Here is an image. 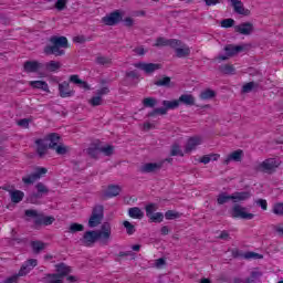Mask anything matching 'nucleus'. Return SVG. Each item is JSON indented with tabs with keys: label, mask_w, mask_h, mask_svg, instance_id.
Returning <instances> with one entry per match:
<instances>
[{
	"label": "nucleus",
	"mask_w": 283,
	"mask_h": 283,
	"mask_svg": "<svg viewBox=\"0 0 283 283\" xmlns=\"http://www.w3.org/2000/svg\"><path fill=\"white\" fill-rule=\"evenodd\" d=\"M41 67H43V64L38 61H27L23 64V70L27 74H36Z\"/></svg>",
	"instance_id": "nucleus-17"
},
{
	"label": "nucleus",
	"mask_w": 283,
	"mask_h": 283,
	"mask_svg": "<svg viewBox=\"0 0 283 283\" xmlns=\"http://www.w3.org/2000/svg\"><path fill=\"white\" fill-rule=\"evenodd\" d=\"M109 94V88L107 86L102 87L101 90H97L96 95L101 96L103 98V96Z\"/></svg>",
	"instance_id": "nucleus-57"
},
{
	"label": "nucleus",
	"mask_w": 283,
	"mask_h": 283,
	"mask_svg": "<svg viewBox=\"0 0 283 283\" xmlns=\"http://www.w3.org/2000/svg\"><path fill=\"white\" fill-rule=\"evenodd\" d=\"M86 154L91 157V158H98V155L101 154V147L97 144H93L91 145L87 149H86Z\"/></svg>",
	"instance_id": "nucleus-34"
},
{
	"label": "nucleus",
	"mask_w": 283,
	"mask_h": 283,
	"mask_svg": "<svg viewBox=\"0 0 283 283\" xmlns=\"http://www.w3.org/2000/svg\"><path fill=\"white\" fill-rule=\"evenodd\" d=\"M170 156H181V157L185 156V154L180 149V145L174 144L171 146Z\"/></svg>",
	"instance_id": "nucleus-44"
},
{
	"label": "nucleus",
	"mask_w": 283,
	"mask_h": 283,
	"mask_svg": "<svg viewBox=\"0 0 283 283\" xmlns=\"http://www.w3.org/2000/svg\"><path fill=\"white\" fill-rule=\"evenodd\" d=\"M126 78H132V81H136L140 78V74H138V71H127L125 73Z\"/></svg>",
	"instance_id": "nucleus-47"
},
{
	"label": "nucleus",
	"mask_w": 283,
	"mask_h": 283,
	"mask_svg": "<svg viewBox=\"0 0 283 283\" xmlns=\"http://www.w3.org/2000/svg\"><path fill=\"white\" fill-rule=\"evenodd\" d=\"M29 85L34 90H42L43 92H50V86L45 81H31Z\"/></svg>",
	"instance_id": "nucleus-29"
},
{
	"label": "nucleus",
	"mask_w": 283,
	"mask_h": 283,
	"mask_svg": "<svg viewBox=\"0 0 283 283\" xmlns=\"http://www.w3.org/2000/svg\"><path fill=\"white\" fill-rule=\"evenodd\" d=\"M19 277H21L19 274L12 275L3 281V283H17L19 282Z\"/></svg>",
	"instance_id": "nucleus-59"
},
{
	"label": "nucleus",
	"mask_w": 283,
	"mask_h": 283,
	"mask_svg": "<svg viewBox=\"0 0 283 283\" xmlns=\"http://www.w3.org/2000/svg\"><path fill=\"white\" fill-rule=\"evenodd\" d=\"M157 87H165L166 90H171L176 87V83L171 81V77L167 75H161L157 81L154 82Z\"/></svg>",
	"instance_id": "nucleus-16"
},
{
	"label": "nucleus",
	"mask_w": 283,
	"mask_h": 283,
	"mask_svg": "<svg viewBox=\"0 0 283 283\" xmlns=\"http://www.w3.org/2000/svg\"><path fill=\"white\" fill-rule=\"evenodd\" d=\"M199 98L201 101H211V98H216V91L207 88L200 93Z\"/></svg>",
	"instance_id": "nucleus-35"
},
{
	"label": "nucleus",
	"mask_w": 283,
	"mask_h": 283,
	"mask_svg": "<svg viewBox=\"0 0 283 283\" xmlns=\"http://www.w3.org/2000/svg\"><path fill=\"white\" fill-rule=\"evenodd\" d=\"M231 2L232 7L234 8V12L237 14H241L242 17H249L251 14V10L245 9L240 0H228Z\"/></svg>",
	"instance_id": "nucleus-18"
},
{
	"label": "nucleus",
	"mask_w": 283,
	"mask_h": 283,
	"mask_svg": "<svg viewBox=\"0 0 283 283\" xmlns=\"http://www.w3.org/2000/svg\"><path fill=\"white\" fill-rule=\"evenodd\" d=\"M242 156H244V151H242L241 149L234 150L224 159L223 164L229 165L231 160H233L234 163H241Z\"/></svg>",
	"instance_id": "nucleus-21"
},
{
	"label": "nucleus",
	"mask_w": 283,
	"mask_h": 283,
	"mask_svg": "<svg viewBox=\"0 0 283 283\" xmlns=\"http://www.w3.org/2000/svg\"><path fill=\"white\" fill-rule=\"evenodd\" d=\"M235 32H239V34H243L244 36H249L251 34H253V23L251 22H242L239 25L234 27Z\"/></svg>",
	"instance_id": "nucleus-15"
},
{
	"label": "nucleus",
	"mask_w": 283,
	"mask_h": 283,
	"mask_svg": "<svg viewBox=\"0 0 283 283\" xmlns=\"http://www.w3.org/2000/svg\"><path fill=\"white\" fill-rule=\"evenodd\" d=\"M30 271H32V268H29V266L27 265V263H24V264L21 266V269H20L18 275H19L20 277H23V275H25V274L29 273Z\"/></svg>",
	"instance_id": "nucleus-52"
},
{
	"label": "nucleus",
	"mask_w": 283,
	"mask_h": 283,
	"mask_svg": "<svg viewBox=\"0 0 283 283\" xmlns=\"http://www.w3.org/2000/svg\"><path fill=\"white\" fill-rule=\"evenodd\" d=\"M10 198L11 202H13L14 205H19V202H21L23 198H25V193L21 190H13L10 191Z\"/></svg>",
	"instance_id": "nucleus-31"
},
{
	"label": "nucleus",
	"mask_w": 283,
	"mask_h": 283,
	"mask_svg": "<svg viewBox=\"0 0 283 283\" xmlns=\"http://www.w3.org/2000/svg\"><path fill=\"white\" fill-rule=\"evenodd\" d=\"M163 165H165V161L147 163L139 168V171L142 174H158L163 169Z\"/></svg>",
	"instance_id": "nucleus-13"
},
{
	"label": "nucleus",
	"mask_w": 283,
	"mask_h": 283,
	"mask_svg": "<svg viewBox=\"0 0 283 283\" xmlns=\"http://www.w3.org/2000/svg\"><path fill=\"white\" fill-rule=\"evenodd\" d=\"M98 240H101L98 232H96V230H88L83 234V238L80 239V242L84 247H94Z\"/></svg>",
	"instance_id": "nucleus-11"
},
{
	"label": "nucleus",
	"mask_w": 283,
	"mask_h": 283,
	"mask_svg": "<svg viewBox=\"0 0 283 283\" xmlns=\"http://www.w3.org/2000/svg\"><path fill=\"white\" fill-rule=\"evenodd\" d=\"M135 67H138L139 70H143L146 72V74H154L156 70H160L161 65L156 63H137L135 64Z\"/></svg>",
	"instance_id": "nucleus-19"
},
{
	"label": "nucleus",
	"mask_w": 283,
	"mask_h": 283,
	"mask_svg": "<svg viewBox=\"0 0 283 283\" xmlns=\"http://www.w3.org/2000/svg\"><path fill=\"white\" fill-rule=\"evenodd\" d=\"M24 216L27 218H32L34 219V224L35 227H41L44 224V227H50V224H52L54 222V217H45L41 213H39V211L34 210V209H28L24 211Z\"/></svg>",
	"instance_id": "nucleus-4"
},
{
	"label": "nucleus",
	"mask_w": 283,
	"mask_h": 283,
	"mask_svg": "<svg viewBox=\"0 0 283 283\" xmlns=\"http://www.w3.org/2000/svg\"><path fill=\"white\" fill-rule=\"evenodd\" d=\"M161 105H164V107H160V108L164 109L165 115H167V112H169V109H178L180 107V101H178V99H175V101L164 99L161 102Z\"/></svg>",
	"instance_id": "nucleus-22"
},
{
	"label": "nucleus",
	"mask_w": 283,
	"mask_h": 283,
	"mask_svg": "<svg viewBox=\"0 0 283 283\" xmlns=\"http://www.w3.org/2000/svg\"><path fill=\"white\" fill-rule=\"evenodd\" d=\"M124 22V25L126 28H132L134 25V20L132 18H125L124 20H122Z\"/></svg>",
	"instance_id": "nucleus-61"
},
{
	"label": "nucleus",
	"mask_w": 283,
	"mask_h": 283,
	"mask_svg": "<svg viewBox=\"0 0 283 283\" xmlns=\"http://www.w3.org/2000/svg\"><path fill=\"white\" fill-rule=\"evenodd\" d=\"M120 21H123V13H120L118 10H115L106 17L102 18L104 25H118Z\"/></svg>",
	"instance_id": "nucleus-12"
},
{
	"label": "nucleus",
	"mask_w": 283,
	"mask_h": 283,
	"mask_svg": "<svg viewBox=\"0 0 283 283\" xmlns=\"http://www.w3.org/2000/svg\"><path fill=\"white\" fill-rule=\"evenodd\" d=\"M200 145V138L199 137H190L186 144L185 151L186 154H191L196 147Z\"/></svg>",
	"instance_id": "nucleus-25"
},
{
	"label": "nucleus",
	"mask_w": 283,
	"mask_h": 283,
	"mask_svg": "<svg viewBox=\"0 0 283 283\" xmlns=\"http://www.w3.org/2000/svg\"><path fill=\"white\" fill-rule=\"evenodd\" d=\"M244 260H263L264 255L258 253V252H245L243 254Z\"/></svg>",
	"instance_id": "nucleus-37"
},
{
	"label": "nucleus",
	"mask_w": 283,
	"mask_h": 283,
	"mask_svg": "<svg viewBox=\"0 0 283 283\" xmlns=\"http://www.w3.org/2000/svg\"><path fill=\"white\" fill-rule=\"evenodd\" d=\"M253 193L250 190L245 191H234L229 195L227 192H221L217 196V205H227L230 200L233 206L230 211L231 218H239L240 220H253L255 214L248 212L247 207H242V202H247V200H251Z\"/></svg>",
	"instance_id": "nucleus-1"
},
{
	"label": "nucleus",
	"mask_w": 283,
	"mask_h": 283,
	"mask_svg": "<svg viewBox=\"0 0 283 283\" xmlns=\"http://www.w3.org/2000/svg\"><path fill=\"white\" fill-rule=\"evenodd\" d=\"M123 188L118 185H108L107 190L104 192V198H116L120 196Z\"/></svg>",
	"instance_id": "nucleus-20"
},
{
	"label": "nucleus",
	"mask_w": 283,
	"mask_h": 283,
	"mask_svg": "<svg viewBox=\"0 0 283 283\" xmlns=\"http://www.w3.org/2000/svg\"><path fill=\"white\" fill-rule=\"evenodd\" d=\"M78 231H85V226L81 223H71L69 227V233H78Z\"/></svg>",
	"instance_id": "nucleus-38"
},
{
	"label": "nucleus",
	"mask_w": 283,
	"mask_h": 283,
	"mask_svg": "<svg viewBox=\"0 0 283 283\" xmlns=\"http://www.w3.org/2000/svg\"><path fill=\"white\" fill-rule=\"evenodd\" d=\"M95 231L97 235H99V242L107 247L109 244V240H112V224L109 222H104L101 226V229Z\"/></svg>",
	"instance_id": "nucleus-9"
},
{
	"label": "nucleus",
	"mask_w": 283,
	"mask_h": 283,
	"mask_svg": "<svg viewBox=\"0 0 283 283\" xmlns=\"http://www.w3.org/2000/svg\"><path fill=\"white\" fill-rule=\"evenodd\" d=\"M273 213H275V216H283V203L274 205Z\"/></svg>",
	"instance_id": "nucleus-53"
},
{
	"label": "nucleus",
	"mask_w": 283,
	"mask_h": 283,
	"mask_svg": "<svg viewBox=\"0 0 283 283\" xmlns=\"http://www.w3.org/2000/svg\"><path fill=\"white\" fill-rule=\"evenodd\" d=\"M262 272L260 271H252L250 276L245 279V283H256L260 277H262Z\"/></svg>",
	"instance_id": "nucleus-36"
},
{
	"label": "nucleus",
	"mask_w": 283,
	"mask_h": 283,
	"mask_svg": "<svg viewBox=\"0 0 283 283\" xmlns=\"http://www.w3.org/2000/svg\"><path fill=\"white\" fill-rule=\"evenodd\" d=\"M74 43H85L87 39H85V35H77L73 39Z\"/></svg>",
	"instance_id": "nucleus-63"
},
{
	"label": "nucleus",
	"mask_w": 283,
	"mask_h": 283,
	"mask_svg": "<svg viewBox=\"0 0 283 283\" xmlns=\"http://www.w3.org/2000/svg\"><path fill=\"white\" fill-rule=\"evenodd\" d=\"M232 255H233V258H243L244 259V253H242V251H240V250H233Z\"/></svg>",
	"instance_id": "nucleus-64"
},
{
	"label": "nucleus",
	"mask_w": 283,
	"mask_h": 283,
	"mask_svg": "<svg viewBox=\"0 0 283 283\" xmlns=\"http://www.w3.org/2000/svg\"><path fill=\"white\" fill-rule=\"evenodd\" d=\"M277 167V161L274 158L265 159L261 164V168L263 171H273V169H276Z\"/></svg>",
	"instance_id": "nucleus-28"
},
{
	"label": "nucleus",
	"mask_w": 283,
	"mask_h": 283,
	"mask_svg": "<svg viewBox=\"0 0 283 283\" xmlns=\"http://www.w3.org/2000/svg\"><path fill=\"white\" fill-rule=\"evenodd\" d=\"M55 8L59 10V12H63V10L67 8V0H57L55 2Z\"/></svg>",
	"instance_id": "nucleus-48"
},
{
	"label": "nucleus",
	"mask_w": 283,
	"mask_h": 283,
	"mask_svg": "<svg viewBox=\"0 0 283 283\" xmlns=\"http://www.w3.org/2000/svg\"><path fill=\"white\" fill-rule=\"evenodd\" d=\"M95 62L97 65H112V59L106 56H97Z\"/></svg>",
	"instance_id": "nucleus-45"
},
{
	"label": "nucleus",
	"mask_w": 283,
	"mask_h": 283,
	"mask_svg": "<svg viewBox=\"0 0 283 283\" xmlns=\"http://www.w3.org/2000/svg\"><path fill=\"white\" fill-rule=\"evenodd\" d=\"M177 59H187L191 54V49L189 46L182 45V48H177L175 50Z\"/></svg>",
	"instance_id": "nucleus-32"
},
{
	"label": "nucleus",
	"mask_w": 283,
	"mask_h": 283,
	"mask_svg": "<svg viewBox=\"0 0 283 283\" xmlns=\"http://www.w3.org/2000/svg\"><path fill=\"white\" fill-rule=\"evenodd\" d=\"M235 25V20L229 18L221 21V28H233Z\"/></svg>",
	"instance_id": "nucleus-49"
},
{
	"label": "nucleus",
	"mask_w": 283,
	"mask_h": 283,
	"mask_svg": "<svg viewBox=\"0 0 283 283\" xmlns=\"http://www.w3.org/2000/svg\"><path fill=\"white\" fill-rule=\"evenodd\" d=\"M61 62L57 61H50L44 64V69L46 72H59L61 70Z\"/></svg>",
	"instance_id": "nucleus-33"
},
{
	"label": "nucleus",
	"mask_w": 283,
	"mask_h": 283,
	"mask_svg": "<svg viewBox=\"0 0 283 283\" xmlns=\"http://www.w3.org/2000/svg\"><path fill=\"white\" fill-rule=\"evenodd\" d=\"M25 264L30 268V269H34V266H36V264H39V262L36 261V259H29Z\"/></svg>",
	"instance_id": "nucleus-62"
},
{
	"label": "nucleus",
	"mask_w": 283,
	"mask_h": 283,
	"mask_svg": "<svg viewBox=\"0 0 283 283\" xmlns=\"http://www.w3.org/2000/svg\"><path fill=\"white\" fill-rule=\"evenodd\" d=\"M128 216L134 220H143L145 218V212H143L140 208L134 207L128 209Z\"/></svg>",
	"instance_id": "nucleus-27"
},
{
	"label": "nucleus",
	"mask_w": 283,
	"mask_h": 283,
	"mask_svg": "<svg viewBox=\"0 0 283 283\" xmlns=\"http://www.w3.org/2000/svg\"><path fill=\"white\" fill-rule=\"evenodd\" d=\"M165 264H167V261L165 260V258H159L155 262V265L157 269H163Z\"/></svg>",
	"instance_id": "nucleus-58"
},
{
	"label": "nucleus",
	"mask_w": 283,
	"mask_h": 283,
	"mask_svg": "<svg viewBox=\"0 0 283 283\" xmlns=\"http://www.w3.org/2000/svg\"><path fill=\"white\" fill-rule=\"evenodd\" d=\"M144 107H156L158 105V101L154 97H146L143 101Z\"/></svg>",
	"instance_id": "nucleus-40"
},
{
	"label": "nucleus",
	"mask_w": 283,
	"mask_h": 283,
	"mask_svg": "<svg viewBox=\"0 0 283 283\" xmlns=\"http://www.w3.org/2000/svg\"><path fill=\"white\" fill-rule=\"evenodd\" d=\"M74 94H76V92L70 88V82L64 81L59 84V95L61 98H70L74 96Z\"/></svg>",
	"instance_id": "nucleus-14"
},
{
	"label": "nucleus",
	"mask_w": 283,
	"mask_h": 283,
	"mask_svg": "<svg viewBox=\"0 0 283 283\" xmlns=\"http://www.w3.org/2000/svg\"><path fill=\"white\" fill-rule=\"evenodd\" d=\"M35 145L39 158H44L48 149H53L59 156L67 154V146L61 143V136L57 133H51L44 139H36Z\"/></svg>",
	"instance_id": "nucleus-2"
},
{
	"label": "nucleus",
	"mask_w": 283,
	"mask_h": 283,
	"mask_svg": "<svg viewBox=\"0 0 283 283\" xmlns=\"http://www.w3.org/2000/svg\"><path fill=\"white\" fill-rule=\"evenodd\" d=\"M255 203L258 205V207H261V209L263 211H266L268 207H269V203L266 202V199H258L255 201Z\"/></svg>",
	"instance_id": "nucleus-55"
},
{
	"label": "nucleus",
	"mask_w": 283,
	"mask_h": 283,
	"mask_svg": "<svg viewBox=\"0 0 283 283\" xmlns=\"http://www.w3.org/2000/svg\"><path fill=\"white\" fill-rule=\"evenodd\" d=\"M220 72H222V74H235V67H233V65H222L219 67Z\"/></svg>",
	"instance_id": "nucleus-42"
},
{
	"label": "nucleus",
	"mask_w": 283,
	"mask_h": 283,
	"mask_svg": "<svg viewBox=\"0 0 283 283\" xmlns=\"http://www.w3.org/2000/svg\"><path fill=\"white\" fill-rule=\"evenodd\" d=\"M219 240H231V237L229 235V232L227 230L221 231V233L218 235Z\"/></svg>",
	"instance_id": "nucleus-60"
},
{
	"label": "nucleus",
	"mask_w": 283,
	"mask_h": 283,
	"mask_svg": "<svg viewBox=\"0 0 283 283\" xmlns=\"http://www.w3.org/2000/svg\"><path fill=\"white\" fill-rule=\"evenodd\" d=\"M169 40L165 38H157L156 43L154 44L155 48H167Z\"/></svg>",
	"instance_id": "nucleus-46"
},
{
	"label": "nucleus",
	"mask_w": 283,
	"mask_h": 283,
	"mask_svg": "<svg viewBox=\"0 0 283 283\" xmlns=\"http://www.w3.org/2000/svg\"><path fill=\"white\" fill-rule=\"evenodd\" d=\"M35 189L36 192L30 193L27 198V201L31 205H36L41 198L50 193V188L43 182H38L35 185Z\"/></svg>",
	"instance_id": "nucleus-6"
},
{
	"label": "nucleus",
	"mask_w": 283,
	"mask_h": 283,
	"mask_svg": "<svg viewBox=\"0 0 283 283\" xmlns=\"http://www.w3.org/2000/svg\"><path fill=\"white\" fill-rule=\"evenodd\" d=\"M45 174H48V168L38 167V168H35V171L32 172L31 175L22 177V182L24 185H34V182H36V180H40L41 178H43V176H45Z\"/></svg>",
	"instance_id": "nucleus-10"
},
{
	"label": "nucleus",
	"mask_w": 283,
	"mask_h": 283,
	"mask_svg": "<svg viewBox=\"0 0 283 283\" xmlns=\"http://www.w3.org/2000/svg\"><path fill=\"white\" fill-rule=\"evenodd\" d=\"M88 103L92 107H98V105H103V97L96 94V96H93Z\"/></svg>",
	"instance_id": "nucleus-43"
},
{
	"label": "nucleus",
	"mask_w": 283,
	"mask_h": 283,
	"mask_svg": "<svg viewBox=\"0 0 283 283\" xmlns=\"http://www.w3.org/2000/svg\"><path fill=\"white\" fill-rule=\"evenodd\" d=\"M70 83H73L74 85H77V87H81L82 90L88 91L91 90L90 84L87 82L81 80L78 75H71L69 77Z\"/></svg>",
	"instance_id": "nucleus-23"
},
{
	"label": "nucleus",
	"mask_w": 283,
	"mask_h": 283,
	"mask_svg": "<svg viewBox=\"0 0 283 283\" xmlns=\"http://www.w3.org/2000/svg\"><path fill=\"white\" fill-rule=\"evenodd\" d=\"M168 45L176 50L178 48H182V41L176 40V39H170V40H168Z\"/></svg>",
	"instance_id": "nucleus-51"
},
{
	"label": "nucleus",
	"mask_w": 283,
	"mask_h": 283,
	"mask_svg": "<svg viewBox=\"0 0 283 283\" xmlns=\"http://www.w3.org/2000/svg\"><path fill=\"white\" fill-rule=\"evenodd\" d=\"M19 127H23L24 129H28L30 127V119L23 118L18 120Z\"/></svg>",
	"instance_id": "nucleus-56"
},
{
	"label": "nucleus",
	"mask_w": 283,
	"mask_h": 283,
	"mask_svg": "<svg viewBox=\"0 0 283 283\" xmlns=\"http://www.w3.org/2000/svg\"><path fill=\"white\" fill-rule=\"evenodd\" d=\"M157 114H159L160 116H165V109L159 108H155L153 112L148 113V118H151L154 116H156Z\"/></svg>",
	"instance_id": "nucleus-54"
},
{
	"label": "nucleus",
	"mask_w": 283,
	"mask_h": 283,
	"mask_svg": "<svg viewBox=\"0 0 283 283\" xmlns=\"http://www.w3.org/2000/svg\"><path fill=\"white\" fill-rule=\"evenodd\" d=\"M123 227L126 228V233L128 235H134V233H136V227L134 224H132V222L129 221H124L123 222Z\"/></svg>",
	"instance_id": "nucleus-41"
},
{
	"label": "nucleus",
	"mask_w": 283,
	"mask_h": 283,
	"mask_svg": "<svg viewBox=\"0 0 283 283\" xmlns=\"http://www.w3.org/2000/svg\"><path fill=\"white\" fill-rule=\"evenodd\" d=\"M105 218V207L103 205H97L93 208L92 214L88 219V227L90 229H94L103 222V219Z\"/></svg>",
	"instance_id": "nucleus-5"
},
{
	"label": "nucleus",
	"mask_w": 283,
	"mask_h": 283,
	"mask_svg": "<svg viewBox=\"0 0 283 283\" xmlns=\"http://www.w3.org/2000/svg\"><path fill=\"white\" fill-rule=\"evenodd\" d=\"M260 90V84L258 82H249L242 86L243 94H250V92H258Z\"/></svg>",
	"instance_id": "nucleus-30"
},
{
	"label": "nucleus",
	"mask_w": 283,
	"mask_h": 283,
	"mask_svg": "<svg viewBox=\"0 0 283 283\" xmlns=\"http://www.w3.org/2000/svg\"><path fill=\"white\" fill-rule=\"evenodd\" d=\"M182 214L176 210H168L165 213L166 220H178Z\"/></svg>",
	"instance_id": "nucleus-39"
},
{
	"label": "nucleus",
	"mask_w": 283,
	"mask_h": 283,
	"mask_svg": "<svg viewBox=\"0 0 283 283\" xmlns=\"http://www.w3.org/2000/svg\"><path fill=\"white\" fill-rule=\"evenodd\" d=\"M46 248H48V243L43 241H40V240L31 241V249L35 255H39V253H41L42 251H45Z\"/></svg>",
	"instance_id": "nucleus-24"
},
{
	"label": "nucleus",
	"mask_w": 283,
	"mask_h": 283,
	"mask_svg": "<svg viewBox=\"0 0 283 283\" xmlns=\"http://www.w3.org/2000/svg\"><path fill=\"white\" fill-rule=\"evenodd\" d=\"M49 42L52 45H46L44 48V54L48 56L54 55V56H64L65 50L70 48V43L67 42V38L61 35H53L49 39Z\"/></svg>",
	"instance_id": "nucleus-3"
},
{
	"label": "nucleus",
	"mask_w": 283,
	"mask_h": 283,
	"mask_svg": "<svg viewBox=\"0 0 283 283\" xmlns=\"http://www.w3.org/2000/svg\"><path fill=\"white\" fill-rule=\"evenodd\" d=\"M249 48L248 44L244 45H233L228 44L224 46L226 55H219L217 59L218 61H227L230 56H235V54H240V52H244Z\"/></svg>",
	"instance_id": "nucleus-8"
},
{
	"label": "nucleus",
	"mask_w": 283,
	"mask_h": 283,
	"mask_svg": "<svg viewBox=\"0 0 283 283\" xmlns=\"http://www.w3.org/2000/svg\"><path fill=\"white\" fill-rule=\"evenodd\" d=\"M177 101H179V103L182 105H187L188 107L196 105V97H193L191 94H182Z\"/></svg>",
	"instance_id": "nucleus-26"
},
{
	"label": "nucleus",
	"mask_w": 283,
	"mask_h": 283,
	"mask_svg": "<svg viewBox=\"0 0 283 283\" xmlns=\"http://www.w3.org/2000/svg\"><path fill=\"white\" fill-rule=\"evenodd\" d=\"M101 153L104 154L105 156H112L114 154V146H105V147H99Z\"/></svg>",
	"instance_id": "nucleus-50"
},
{
	"label": "nucleus",
	"mask_w": 283,
	"mask_h": 283,
	"mask_svg": "<svg viewBox=\"0 0 283 283\" xmlns=\"http://www.w3.org/2000/svg\"><path fill=\"white\" fill-rule=\"evenodd\" d=\"M145 210L149 222L160 223L163 220H165V214L163 212H156L158 210V205L148 203L145 207Z\"/></svg>",
	"instance_id": "nucleus-7"
}]
</instances>
